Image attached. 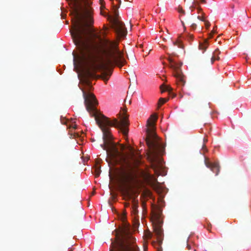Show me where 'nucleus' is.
Returning a JSON list of instances; mask_svg holds the SVG:
<instances>
[{"mask_svg": "<svg viewBox=\"0 0 251 251\" xmlns=\"http://www.w3.org/2000/svg\"><path fill=\"white\" fill-rule=\"evenodd\" d=\"M157 119V115L154 114L147 120L148 128L146 129V143L150 150L148 158L151 162L152 168L156 174L158 173V171L162 168V160L160 156L163 154L165 150L164 147L159 141V138L154 132V126Z\"/></svg>", "mask_w": 251, "mask_h": 251, "instance_id": "obj_1", "label": "nucleus"}, {"mask_svg": "<svg viewBox=\"0 0 251 251\" xmlns=\"http://www.w3.org/2000/svg\"><path fill=\"white\" fill-rule=\"evenodd\" d=\"M120 218L122 226L116 232L118 241L113 244V248L110 251H139L138 248L134 244L135 239L131 234L130 225L126 221V214H122Z\"/></svg>", "mask_w": 251, "mask_h": 251, "instance_id": "obj_2", "label": "nucleus"}, {"mask_svg": "<svg viewBox=\"0 0 251 251\" xmlns=\"http://www.w3.org/2000/svg\"><path fill=\"white\" fill-rule=\"evenodd\" d=\"M160 215L161 213L159 211L153 213L152 216V218L154 220L153 222V233L149 232L147 235L148 237L150 238L153 236L156 237V242L153 241L152 243L154 246L155 245L160 246L163 238V232L161 228V223L160 221Z\"/></svg>", "mask_w": 251, "mask_h": 251, "instance_id": "obj_3", "label": "nucleus"}, {"mask_svg": "<svg viewBox=\"0 0 251 251\" xmlns=\"http://www.w3.org/2000/svg\"><path fill=\"white\" fill-rule=\"evenodd\" d=\"M168 60L169 61V67L173 71V74L176 79L177 84L181 86H184L185 81L184 76L180 70L181 65L175 62L170 57H169Z\"/></svg>", "mask_w": 251, "mask_h": 251, "instance_id": "obj_4", "label": "nucleus"}, {"mask_svg": "<svg viewBox=\"0 0 251 251\" xmlns=\"http://www.w3.org/2000/svg\"><path fill=\"white\" fill-rule=\"evenodd\" d=\"M204 163L205 166L215 173L216 176L218 175L220 172V166L217 162H211L208 158H205Z\"/></svg>", "mask_w": 251, "mask_h": 251, "instance_id": "obj_5", "label": "nucleus"}, {"mask_svg": "<svg viewBox=\"0 0 251 251\" xmlns=\"http://www.w3.org/2000/svg\"><path fill=\"white\" fill-rule=\"evenodd\" d=\"M220 53V51L219 49H216L213 53V55L211 58V63L213 64L215 60H219L220 57L219 54Z\"/></svg>", "mask_w": 251, "mask_h": 251, "instance_id": "obj_6", "label": "nucleus"}, {"mask_svg": "<svg viewBox=\"0 0 251 251\" xmlns=\"http://www.w3.org/2000/svg\"><path fill=\"white\" fill-rule=\"evenodd\" d=\"M198 13L200 14L201 13V15H199L197 17L198 19L200 20V21L204 22L205 21V17L203 16L204 15V13L202 12V9L200 8V7H198Z\"/></svg>", "mask_w": 251, "mask_h": 251, "instance_id": "obj_7", "label": "nucleus"}, {"mask_svg": "<svg viewBox=\"0 0 251 251\" xmlns=\"http://www.w3.org/2000/svg\"><path fill=\"white\" fill-rule=\"evenodd\" d=\"M207 47L208 43L207 41H205L204 43H201L199 45L200 49L202 50L203 51L206 50Z\"/></svg>", "mask_w": 251, "mask_h": 251, "instance_id": "obj_8", "label": "nucleus"}, {"mask_svg": "<svg viewBox=\"0 0 251 251\" xmlns=\"http://www.w3.org/2000/svg\"><path fill=\"white\" fill-rule=\"evenodd\" d=\"M132 211L133 212H134V214L135 215L136 214L138 213V203L134 201L133 203L132 204Z\"/></svg>", "mask_w": 251, "mask_h": 251, "instance_id": "obj_9", "label": "nucleus"}, {"mask_svg": "<svg viewBox=\"0 0 251 251\" xmlns=\"http://www.w3.org/2000/svg\"><path fill=\"white\" fill-rule=\"evenodd\" d=\"M160 89H161V92L163 93L165 91L171 92L172 91V88L169 86H163L161 85L160 86Z\"/></svg>", "mask_w": 251, "mask_h": 251, "instance_id": "obj_10", "label": "nucleus"}, {"mask_svg": "<svg viewBox=\"0 0 251 251\" xmlns=\"http://www.w3.org/2000/svg\"><path fill=\"white\" fill-rule=\"evenodd\" d=\"M174 45L177 46L179 48H183V46L181 42L179 40H177L176 42L174 43Z\"/></svg>", "mask_w": 251, "mask_h": 251, "instance_id": "obj_11", "label": "nucleus"}, {"mask_svg": "<svg viewBox=\"0 0 251 251\" xmlns=\"http://www.w3.org/2000/svg\"><path fill=\"white\" fill-rule=\"evenodd\" d=\"M168 99H165V98H160L158 101V104L160 105H162L163 104L165 103Z\"/></svg>", "mask_w": 251, "mask_h": 251, "instance_id": "obj_12", "label": "nucleus"}, {"mask_svg": "<svg viewBox=\"0 0 251 251\" xmlns=\"http://www.w3.org/2000/svg\"><path fill=\"white\" fill-rule=\"evenodd\" d=\"M95 171V174H96V176H99L100 174V168H96Z\"/></svg>", "mask_w": 251, "mask_h": 251, "instance_id": "obj_13", "label": "nucleus"}, {"mask_svg": "<svg viewBox=\"0 0 251 251\" xmlns=\"http://www.w3.org/2000/svg\"><path fill=\"white\" fill-rule=\"evenodd\" d=\"M186 39L188 41H191V40H193V35H192V34H189V35H188L186 36Z\"/></svg>", "mask_w": 251, "mask_h": 251, "instance_id": "obj_14", "label": "nucleus"}, {"mask_svg": "<svg viewBox=\"0 0 251 251\" xmlns=\"http://www.w3.org/2000/svg\"><path fill=\"white\" fill-rule=\"evenodd\" d=\"M199 5V3L197 1H195L194 0V1L193 2V5L192 7L193 8H195L196 6H198Z\"/></svg>", "mask_w": 251, "mask_h": 251, "instance_id": "obj_15", "label": "nucleus"}, {"mask_svg": "<svg viewBox=\"0 0 251 251\" xmlns=\"http://www.w3.org/2000/svg\"><path fill=\"white\" fill-rule=\"evenodd\" d=\"M78 134L77 133H71L70 134V138H75L76 137H78Z\"/></svg>", "mask_w": 251, "mask_h": 251, "instance_id": "obj_16", "label": "nucleus"}, {"mask_svg": "<svg viewBox=\"0 0 251 251\" xmlns=\"http://www.w3.org/2000/svg\"><path fill=\"white\" fill-rule=\"evenodd\" d=\"M204 22L205 23V25L206 27L207 28H208L210 25V23L208 21H206V20Z\"/></svg>", "mask_w": 251, "mask_h": 251, "instance_id": "obj_17", "label": "nucleus"}, {"mask_svg": "<svg viewBox=\"0 0 251 251\" xmlns=\"http://www.w3.org/2000/svg\"><path fill=\"white\" fill-rule=\"evenodd\" d=\"M190 27L192 29L195 30L196 28L197 25L196 24L193 23L191 24Z\"/></svg>", "mask_w": 251, "mask_h": 251, "instance_id": "obj_18", "label": "nucleus"}, {"mask_svg": "<svg viewBox=\"0 0 251 251\" xmlns=\"http://www.w3.org/2000/svg\"><path fill=\"white\" fill-rule=\"evenodd\" d=\"M214 33H215V31H214V30L213 29V30H212V31L211 32V33L210 34V35H209V37H210V38H212V37Z\"/></svg>", "mask_w": 251, "mask_h": 251, "instance_id": "obj_19", "label": "nucleus"}, {"mask_svg": "<svg viewBox=\"0 0 251 251\" xmlns=\"http://www.w3.org/2000/svg\"><path fill=\"white\" fill-rule=\"evenodd\" d=\"M70 128H72L73 129H75V128H76V125L72 124L71 126H70Z\"/></svg>", "mask_w": 251, "mask_h": 251, "instance_id": "obj_20", "label": "nucleus"}, {"mask_svg": "<svg viewBox=\"0 0 251 251\" xmlns=\"http://www.w3.org/2000/svg\"><path fill=\"white\" fill-rule=\"evenodd\" d=\"M153 182H154V183H158V181H157V179H156V178H153Z\"/></svg>", "mask_w": 251, "mask_h": 251, "instance_id": "obj_21", "label": "nucleus"}, {"mask_svg": "<svg viewBox=\"0 0 251 251\" xmlns=\"http://www.w3.org/2000/svg\"><path fill=\"white\" fill-rule=\"evenodd\" d=\"M179 12L180 13H182L183 14H184V11L183 9H181L180 10H179Z\"/></svg>", "mask_w": 251, "mask_h": 251, "instance_id": "obj_22", "label": "nucleus"}, {"mask_svg": "<svg viewBox=\"0 0 251 251\" xmlns=\"http://www.w3.org/2000/svg\"><path fill=\"white\" fill-rule=\"evenodd\" d=\"M201 2L202 3H206V2L205 0H201Z\"/></svg>", "mask_w": 251, "mask_h": 251, "instance_id": "obj_23", "label": "nucleus"}, {"mask_svg": "<svg viewBox=\"0 0 251 251\" xmlns=\"http://www.w3.org/2000/svg\"><path fill=\"white\" fill-rule=\"evenodd\" d=\"M187 247L188 248V250H190L191 249L190 246L188 244L187 245Z\"/></svg>", "mask_w": 251, "mask_h": 251, "instance_id": "obj_24", "label": "nucleus"}, {"mask_svg": "<svg viewBox=\"0 0 251 251\" xmlns=\"http://www.w3.org/2000/svg\"><path fill=\"white\" fill-rule=\"evenodd\" d=\"M93 36L94 37H97V35H96V34H93Z\"/></svg>", "mask_w": 251, "mask_h": 251, "instance_id": "obj_25", "label": "nucleus"}, {"mask_svg": "<svg viewBox=\"0 0 251 251\" xmlns=\"http://www.w3.org/2000/svg\"><path fill=\"white\" fill-rule=\"evenodd\" d=\"M101 4H102V2L104 1V0H100Z\"/></svg>", "mask_w": 251, "mask_h": 251, "instance_id": "obj_26", "label": "nucleus"}, {"mask_svg": "<svg viewBox=\"0 0 251 251\" xmlns=\"http://www.w3.org/2000/svg\"><path fill=\"white\" fill-rule=\"evenodd\" d=\"M74 61H75V55L74 54Z\"/></svg>", "mask_w": 251, "mask_h": 251, "instance_id": "obj_27", "label": "nucleus"}]
</instances>
